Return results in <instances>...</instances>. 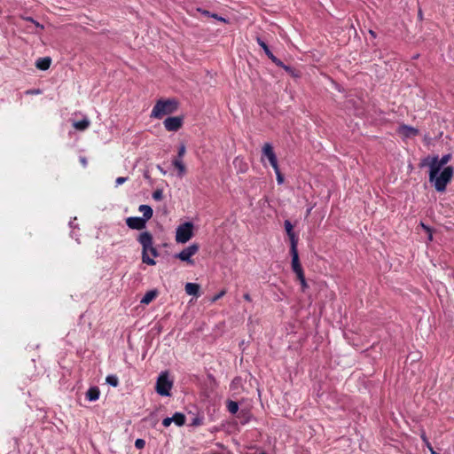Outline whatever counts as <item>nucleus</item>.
<instances>
[{"label":"nucleus","mask_w":454,"mask_h":454,"mask_svg":"<svg viewBox=\"0 0 454 454\" xmlns=\"http://www.w3.org/2000/svg\"><path fill=\"white\" fill-rule=\"evenodd\" d=\"M285 229L291 241V247H297V238L294 232V227L290 221H285Z\"/></svg>","instance_id":"15"},{"label":"nucleus","mask_w":454,"mask_h":454,"mask_svg":"<svg viewBox=\"0 0 454 454\" xmlns=\"http://www.w3.org/2000/svg\"><path fill=\"white\" fill-rule=\"evenodd\" d=\"M183 117L174 116L165 119L163 125L168 131H177L183 126Z\"/></svg>","instance_id":"10"},{"label":"nucleus","mask_w":454,"mask_h":454,"mask_svg":"<svg viewBox=\"0 0 454 454\" xmlns=\"http://www.w3.org/2000/svg\"><path fill=\"white\" fill-rule=\"evenodd\" d=\"M369 33H370V35H371L372 37H376V34H375V32H374V31L370 30V31H369Z\"/></svg>","instance_id":"42"},{"label":"nucleus","mask_w":454,"mask_h":454,"mask_svg":"<svg viewBox=\"0 0 454 454\" xmlns=\"http://www.w3.org/2000/svg\"><path fill=\"white\" fill-rule=\"evenodd\" d=\"M257 43L263 49L265 54L272 60V62H274L277 66L285 68L286 70H289L288 67L285 66L280 59L273 55L267 44L261 38H257Z\"/></svg>","instance_id":"13"},{"label":"nucleus","mask_w":454,"mask_h":454,"mask_svg":"<svg viewBox=\"0 0 454 454\" xmlns=\"http://www.w3.org/2000/svg\"><path fill=\"white\" fill-rule=\"evenodd\" d=\"M185 153V145H181L178 147L177 156L171 161L172 166L177 170V176L179 177H183L186 174V167L183 160Z\"/></svg>","instance_id":"7"},{"label":"nucleus","mask_w":454,"mask_h":454,"mask_svg":"<svg viewBox=\"0 0 454 454\" xmlns=\"http://www.w3.org/2000/svg\"><path fill=\"white\" fill-rule=\"evenodd\" d=\"M262 161H263L264 158H266L269 160L271 167L273 168H277V165H278V159H277L276 153H274L272 145L269 143L264 144V145L262 146Z\"/></svg>","instance_id":"9"},{"label":"nucleus","mask_w":454,"mask_h":454,"mask_svg":"<svg viewBox=\"0 0 454 454\" xmlns=\"http://www.w3.org/2000/svg\"><path fill=\"white\" fill-rule=\"evenodd\" d=\"M210 17H212V18H214V19H215V20H217L219 21L227 23V20L225 18L220 17L217 14H212V15H210Z\"/></svg>","instance_id":"34"},{"label":"nucleus","mask_w":454,"mask_h":454,"mask_svg":"<svg viewBox=\"0 0 454 454\" xmlns=\"http://www.w3.org/2000/svg\"><path fill=\"white\" fill-rule=\"evenodd\" d=\"M241 383V379L240 378H236L232 380L231 384V389H236L238 388V387L239 386V384Z\"/></svg>","instance_id":"29"},{"label":"nucleus","mask_w":454,"mask_h":454,"mask_svg":"<svg viewBox=\"0 0 454 454\" xmlns=\"http://www.w3.org/2000/svg\"><path fill=\"white\" fill-rule=\"evenodd\" d=\"M200 247L198 244H192L189 247L183 249L180 253L175 255L176 258L189 263L190 265L194 264V261L192 257L198 253Z\"/></svg>","instance_id":"8"},{"label":"nucleus","mask_w":454,"mask_h":454,"mask_svg":"<svg viewBox=\"0 0 454 454\" xmlns=\"http://www.w3.org/2000/svg\"><path fill=\"white\" fill-rule=\"evenodd\" d=\"M81 162L84 167L87 165V160L85 158H81Z\"/></svg>","instance_id":"40"},{"label":"nucleus","mask_w":454,"mask_h":454,"mask_svg":"<svg viewBox=\"0 0 454 454\" xmlns=\"http://www.w3.org/2000/svg\"><path fill=\"white\" fill-rule=\"evenodd\" d=\"M137 241L142 246V262L147 265H155L154 257L159 255L157 248L153 246V235L145 231L139 233Z\"/></svg>","instance_id":"1"},{"label":"nucleus","mask_w":454,"mask_h":454,"mask_svg":"<svg viewBox=\"0 0 454 454\" xmlns=\"http://www.w3.org/2000/svg\"><path fill=\"white\" fill-rule=\"evenodd\" d=\"M423 440L424 442H426V445L427 447V449L429 450L430 451V454H439L438 452H436L434 448L432 447V445L430 444V442L425 438L423 437Z\"/></svg>","instance_id":"30"},{"label":"nucleus","mask_w":454,"mask_h":454,"mask_svg":"<svg viewBox=\"0 0 454 454\" xmlns=\"http://www.w3.org/2000/svg\"><path fill=\"white\" fill-rule=\"evenodd\" d=\"M453 172L454 169L450 166L445 167L442 169H436L434 173H433V168H429V181L434 184L437 192H442L450 182Z\"/></svg>","instance_id":"2"},{"label":"nucleus","mask_w":454,"mask_h":454,"mask_svg":"<svg viewBox=\"0 0 454 454\" xmlns=\"http://www.w3.org/2000/svg\"><path fill=\"white\" fill-rule=\"evenodd\" d=\"M127 180H128V177H123V176L117 177L115 180V184H116V186H119V185L124 184Z\"/></svg>","instance_id":"32"},{"label":"nucleus","mask_w":454,"mask_h":454,"mask_svg":"<svg viewBox=\"0 0 454 454\" xmlns=\"http://www.w3.org/2000/svg\"><path fill=\"white\" fill-rule=\"evenodd\" d=\"M244 299H245L246 301H251V297H250V295H249L248 294H244Z\"/></svg>","instance_id":"39"},{"label":"nucleus","mask_w":454,"mask_h":454,"mask_svg":"<svg viewBox=\"0 0 454 454\" xmlns=\"http://www.w3.org/2000/svg\"><path fill=\"white\" fill-rule=\"evenodd\" d=\"M237 163H242V160L239 159V158H236L234 160V164H237Z\"/></svg>","instance_id":"41"},{"label":"nucleus","mask_w":454,"mask_h":454,"mask_svg":"<svg viewBox=\"0 0 454 454\" xmlns=\"http://www.w3.org/2000/svg\"><path fill=\"white\" fill-rule=\"evenodd\" d=\"M290 252L292 255V270L296 274V276H301V273H303V270L300 263L297 247H291Z\"/></svg>","instance_id":"11"},{"label":"nucleus","mask_w":454,"mask_h":454,"mask_svg":"<svg viewBox=\"0 0 454 454\" xmlns=\"http://www.w3.org/2000/svg\"><path fill=\"white\" fill-rule=\"evenodd\" d=\"M246 169H247V165L244 164V167L240 168V171L244 172V171H246Z\"/></svg>","instance_id":"43"},{"label":"nucleus","mask_w":454,"mask_h":454,"mask_svg":"<svg viewBox=\"0 0 454 454\" xmlns=\"http://www.w3.org/2000/svg\"><path fill=\"white\" fill-rule=\"evenodd\" d=\"M51 63V59L48 57L46 58H40L36 60L35 66L40 70H47Z\"/></svg>","instance_id":"18"},{"label":"nucleus","mask_w":454,"mask_h":454,"mask_svg":"<svg viewBox=\"0 0 454 454\" xmlns=\"http://www.w3.org/2000/svg\"><path fill=\"white\" fill-rule=\"evenodd\" d=\"M225 294H226V291H225V290H222V291H221V292H219L217 294H215L214 297H212L211 301H212V302H215V301H218L220 298H222Z\"/></svg>","instance_id":"28"},{"label":"nucleus","mask_w":454,"mask_h":454,"mask_svg":"<svg viewBox=\"0 0 454 454\" xmlns=\"http://www.w3.org/2000/svg\"><path fill=\"white\" fill-rule=\"evenodd\" d=\"M185 292L189 295L199 297L200 295V286L197 283H186L184 286Z\"/></svg>","instance_id":"16"},{"label":"nucleus","mask_w":454,"mask_h":454,"mask_svg":"<svg viewBox=\"0 0 454 454\" xmlns=\"http://www.w3.org/2000/svg\"><path fill=\"white\" fill-rule=\"evenodd\" d=\"M138 210H139V212H141L143 214L142 218L145 219V222L152 218L153 211L150 206L140 205L138 207Z\"/></svg>","instance_id":"17"},{"label":"nucleus","mask_w":454,"mask_h":454,"mask_svg":"<svg viewBox=\"0 0 454 454\" xmlns=\"http://www.w3.org/2000/svg\"><path fill=\"white\" fill-rule=\"evenodd\" d=\"M145 442L143 439H137L135 442V447L138 450H141L145 447Z\"/></svg>","instance_id":"27"},{"label":"nucleus","mask_w":454,"mask_h":454,"mask_svg":"<svg viewBox=\"0 0 454 454\" xmlns=\"http://www.w3.org/2000/svg\"><path fill=\"white\" fill-rule=\"evenodd\" d=\"M172 387L173 381L169 380L168 372H160L156 382V392L162 396H169Z\"/></svg>","instance_id":"4"},{"label":"nucleus","mask_w":454,"mask_h":454,"mask_svg":"<svg viewBox=\"0 0 454 454\" xmlns=\"http://www.w3.org/2000/svg\"><path fill=\"white\" fill-rule=\"evenodd\" d=\"M450 154H445L441 159L438 156L427 157L423 160L421 166L433 168V173H434L436 169H442L450 161Z\"/></svg>","instance_id":"6"},{"label":"nucleus","mask_w":454,"mask_h":454,"mask_svg":"<svg viewBox=\"0 0 454 454\" xmlns=\"http://www.w3.org/2000/svg\"><path fill=\"white\" fill-rule=\"evenodd\" d=\"M90 121L87 118H83L82 121H74L73 126L78 130H85L90 126Z\"/></svg>","instance_id":"21"},{"label":"nucleus","mask_w":454,"mask_h":454,"mask_svg":"<svg viewBox=\"0 0 454 454\" xmlns=\"http://www.w3.org/2000/svg\"><path fill=\"white\" fill-rule=\"evenodd\" d=\"M172 423V419L171 418H165L162 421V425L165 427H168L171 425Z\"/></svg>","instance_id":"33"},{"label":"nucleus","mask_w":454,"mask_h":454,"mask_svg":"<svg viewBox=\"0 0 454 454\" xmlns=\"http://www.w3.org/2000/svg\"><path fill=\"white\" fill-rule=\"evenodd\" d=\"M178 108V102L174 98L160 99L154 105L151 118L161 119L163 116L175 113Z\"/></svg>","instance_id":"3"},{"label":"nucleus","mask_w":454,"mask_h":454,"mask_svg":"<svg viewBox=\"0 0 454 454\" xmlns=\"http://www.w3.org/2000/svg\"><path fill=\"white\" fill-rule=\"evenodd\" d=\"M273 169L276 173L278 184H282L284 183V176H282V174L279 170L278 165H277V168H273Z\"/></svg>","instance_id":"26"},{"label":"nucleus","mask_w":454,"mask_h":454,"mask_svg":"<svg viewBox=\"0 0 454 454\" xmlns=\"http://www.w3.org/2000/svg\"><path fill=\"white\" fill-rule=\"evenodd\" d=\"M298 279L301 282V285L302 286V289H305L307 287V283L305 280L304 273H301V276H297Z\"/></svg>","instance_id":"31"},{"label":"nucleus","mask_w":454,"mask_h":454,"mask_svg":"<svg viewBox=\"0 0 454 454\" xmlns=\"http://www.w3.org/2000/svg\"><path fill=\"white\" fill-rule=\"evenodd\" d=\"M126 224L129 228L132 230H143L146 226V222L145 219L137 216H131L126 219Z\"/></svg>","instance_id":"12"},{"label":"nucleus","mask_w":454,"mask_h":454,"mask_svg":"<svg viewBox=\"0 0 454 454\" xmlns=\"http://www.w3.org/2000/svg\"><path fill=\"white\" fill-rule=\"evenodd\" d=\"M156 296H157V291L151 290V291L147 292L144 295V297L141 299V303L149 304L152 301H153L155 299Z\"/></svg>","instance_id":"20"},{"label":"nucleus","mask_w":454,"mask_h":454,"mask_svg":"<svg viewBox=\"0 0 454 454\" xmlns=\"http://www.w3.org/2000/svg\"><path fill=\"white\" fill-rule=\"evenodd\" d=\"M172 419V423H175L176 426H183L185 422V417L184 414L180 412H176Z\"/></svg>","instance_id":"22"},{"label":"nucleus","mask_w":454,"mask_h":454,"mask_svg":"<svg viewBox=\"0 0 454 454\" xmlns=\"http://www.w3.org/2000/svg\"><path fill=\"white\" fill-rule=\"evenodd\" d=\"M261 454H266V453L263 452V453H261Z\"/></svg>","instance_id":"44"},{"label":"nucleus","mask_w":454,"mask_h":454,"mask_svg":"<svg viewBox=\"0 0 454 454\" xmlns=\"http://www.w3.org/2000/svg\"><path fill=\"white\" fill-rule=\"evenodd\" d=\"M100 392L98 387H90L86 392V398L90 401H97L99 398Z\"/></svg>","instance_id":"19"},{"label":"nucleus","mask_w":454,"mask_h":454,"mask_svg":"<svg viewBox=\"0 0 454 454\" xmlns=\"http://www.w3.org/2000/svg\"><path fill=\"white\" fill-rule=\"evenodd\" d=\"M227 409L229 412H231V414H235L239 411V404L234 401H229L227 403Z\"/></svg>","instance_id":"24"},{"label":"nucleus","mask_w":454,"mask_h":454,"mask_svg":"<svg viewBox=\"0 0 454 454\" xmlns=\"http://www.w3.org/2000/svg\"><path fill=\"white\" fill-rule=\"evenodd\" d=\"M157 168L163 176L167 175V171L161 166L158 165Z\"/></svg>","instance_id":"37"},{"label":"nucleus","mask_w":454,"mask_h":454,"mask_svg":"<svg viewBox=\"0 0 454 454\" xmlns=\"http://www.w3.org/2000/svg\"><path fill=\"white\" fill-rule=\"evenodd\" d=\"M26 20L30 21L35 24L36 27H40L41 29L43 28V26L39 24L38 22L35 21L32 18H26Z\"/></svg>","instance_id":"35"},{"label":"nucleus","mask_w":454,"mask_h":454,"mask_svg":"<svg viewBox=\"0 0 454 454\" xmlns=\"http://www.w3.org/2000/svg\"><path fill=\"white\" fill-rule=\"evenodd\" d=\"M421 226H422V227H423V228H424L427 232H429V237H428V239L431 240V239H432V234H431V232H430V229H429L427 226H426L423 223H421Z\"/></svg>","instance_id":"36"},{"label":"nucleus","mask_w":454,"mask_h":454,"mask_svg":"<svg viewBox=\"0 0 454 454\" xmlns=\"http://www.w3.org/2000/svg\"><path fill=\"white\" fill-rule=\"evenodd\" d=\"M193 224L191 222H186L180 224L176 228V241L177 243L184 244L188 242L193 236Z\"/></svg>","instance_id":"5"},{"label":"nucleus","mask_w":454,"mask_h":454,"mask_svg":"<svg viewBox=\"0 0 454 454\" xmlns=\"http://www.w3.org/2000/svg\"><path fill=\"white\" fill-rule=\"evenodd\" d=\"M198 11H199V12H201V13H202L203 15H206V16H210V15H211V14L209 13V12H207V11H205V10H203V11H202V10H200V9H199Z\"/></svg>","instance_id":"38"},{"label":"nucleus","mask_w":454,"mask_h":454,"mask_svg":"<svg viewBox=\"0 0 454 454\" xmlns=\"http://www.w3.org/2000/svg\"><path fill=\"white\" fill-rule=\"evenodd\" d=\"M398 134L403 137H413L419 134V130L411 126L403 125L398 128Z\"/></svg>","instance_id":"14"},{"label":"nucleus","mask_w":454,"mask_h":454,"mask_svg":"<svg viewBox=\"0 0 454 454\" xmlns=\"http://www.w3.org/2000/svg\"><path fill=\"white\" fill-rule=\"evenodd\" d=\"M152 196L153 200L160 201L163 199V192L160 189H157L153 192Z\"/></svg>","instance_id":"25"},{"label":"nucleus","mask_w":454,"mask_h":454,"mask_svg":"<svg viewBox=\"0 0 454 454\" xmlns=\"http://www.w3.org/2000/svg\"><path fill=\"white\" fill-rule=\"evenodd\" d=\"M106 381L107 384L113 387H117L119 385V379L116 375L114 374L108 375L106 378Z\"/></svg>","instance_id":"23"}]
</instances>
